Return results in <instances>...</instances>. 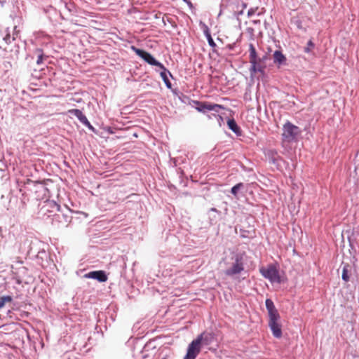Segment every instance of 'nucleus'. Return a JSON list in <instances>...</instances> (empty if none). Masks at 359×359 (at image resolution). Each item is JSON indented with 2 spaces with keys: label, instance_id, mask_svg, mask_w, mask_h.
<instances>
[{
  "label": "nucleus",
  "instance_id": "f257e3e1",
  "mask_svg": "<svg viewBox=\"0 0 359 359\" xmlns=\"http://www.w3.org/2000/svg\"><path fill=\"white\" fill-rule=\"evenodd\" d=\"M265 306L268 312V326L272 335L276 339H280L283 336L280 315L271 299L267 298L265 300Z\"/></svg>",
  "mask_w": 359,
  "mask_h": 359
},
{
  "label": "nucleus",
  "instance_id": "f03ea898",
  "mask_svg": "<svg viewBox=\"0 0 359 359\" xmlns=\"http://www.w3.org/2000/svg\"><path fill=\"white\" fill-rule=\"evenodd\" d=\"M249 58L251 66L249 69L250 76L253 77L257 73H259L262 76L265 75L266 64L259 62L258 55L255 46L252 43L249 44Z\"/></svg>",
  "mask_w": 359,
  "mask_h": 359
},
{
  "label": "nucleus",
  "instance_id": "7ed1b4c3",
  "mask_svg": "<svg viewBox=\"0 0 359 359\" xmlns=\"http://www.w3.org/2000/svg\"><path fill=\"white\" fill-rule=\"evenodd\" d=\"M282 139L288 142H296L297 137L301 135L302 130L290 121H287L282 128Z\"/></svg>",
  "mask_w": 359,
  "mask_h": 359
},
{
  "label": "nucleus",
  "instance_id": "20e7f679",
  "mask_svg": "<svg viewBox=\"0 0 359 359\" xmlns=\"http://www.w3.org/2000/svg\"><path fill=\"white\" fill-rule=\"evenodd\" d=\"M245 257V252H238L234 254L231 257L233 260L232 266L225 271V274L228 276H233L235 275L241 273L244 271V257Z\"/></svg>",
  "mask_w": 359,
  "mask_h": 359
},
{
  "label": "nucleus",
  "instance_id": "39448f33",
  "mask_svg": "<svg viewBox=\"0 0 359 359\" xmlns=\"http://www.w3.org/2000/svg\"><path fill=\"white\" fill-rule=\"evenodd\" d=\"M130 49L147 64L158 68L161 67V66H163V63L156 60L155 57L149 52L144 49L139 48L135 46H131Z\"/></svg>",
  "mask_w": 359,
  "mask_h": 359
},
{
  "label": "nucleus",
  "instance_id": "423d86ee",
  "mask_svg": "<svg viewBox=\"0 0 359 359\" xmlns=\"http://www.w3.org/2000/svg\"><path fill=\"white\" fill-rule=\"evenodd\" d=\"M191 107H194L198 112L203 114H206L208 111L218 113L219 109H224V107L221 104L198 100H194Z\"/></svg>",
  "mask_w": 359,
  "mask_h": 359
},
{
  "label": "nucleus",
  "instance_id": "0eeeda50",
  "mask_svg": "<svg viewBox=\"0 0 359 359\" xmlns=\"http://www.w3.org/2000/svg\"><path fill=\"white\" fill-rule=\"evenodd\" d=\"M259 272L264 278L268 279L271 283H282V280L280 276L278 270L273 264L269 265L266 268L264 266L261 267L259 269Z\"/></svg>",
  "mask_w": 359,
  "mask_h": 359
},
{
  "label": "nucleus",
  "instance_id": "6e6552de",
  "mask_svg": "<svg viewBox=\"0 0 359 359\" xmlns=\"http://www.w3.org/2000/svg\"><path fill=\"white\" fill-rule=\"evenodd\" d=\"M61 211V205L54 200L46 198L43 201V205L40 209V213L47 217H53V215Z\"/></svg>",
  "mask_w": 359,
  "mask_h": 359
},
{
  "label": "nucleus",
  "instance_id": "1a4fd4ad",
  "mask_svg": "<svg viewBox=\"0 0 359 359\" xmlns=\"http://www.w3.org/2000/svg\"><path fill=\"white\" fill-rule=\"evenodd\" d=\"M201 347H208L217 339L216 334L212 330H207L201 332L195 338Z\"/></svg>",
  "mask_w": 359,
  "mask_h": 359
},
{
  "label": "nucleus",
  "instance_id": "9d476101",
  "mask_svg": "<svg viewBox=\"0 0 359 359\" xmlns=\"http://www.w3.org/2000/svg\"><path fill=\"white\" fill-rule=\"evenodd\" d=\"M202 347L198 341L194 339L188 345L187 352L183 359H196L201 353Z\"/></svg>",
  "mask_w": 359,
  "mask_h": 359
},
{
  "label": "nucleus",
  "instance_id": "9b49d317",
  "mask_svg": "<svg viewBox=\"0 0 359 359\" xmlns=\"http://www.w3.org/2000/svg\"><path fill=\"white\" fill-rule=\"evenodd\" d=\"M69 112L71 114L76 117L78 120L86 127H87L91 132L94 133L96 135L98 133V131L93 127V126L88 120L86 116L83 113V111L81 109H74L70 110Z\"/></svg>",
  "mask_w": 359,
  "mask_h": 359
},
{
  "label": "nucleus",
  "instance_id": "f8f14e48",
  "mask_svg": "<svg viewBox=\"0 0 359 359\" xmlns=\"http://www.w3.org/2000/svg\"><path fill=\"white\" fill-rule=\"evenodd\" d=\"M83 277L95 280L99 283H105L108 280V273L104 270H95L85 273Z\"/></svg>",
  "mask_w": 359,
  "mask_h": 359
},
{
  "label": "nucleus",
  "instance_id": "ddd939ff",
  "mask_svg": "<svg viewBox=\"0 0 359 359\" xmlns=\"http://www.w3.org/2000/svg\"><path fill=\"white\" fill-rule=\"evenodd\" d=\"M265 156L267 158L269 163L274 165L278 170L280 169L281 165L280 162L283 161L284 160L283 157L278 154L276 149H268L265 153Z\"/></svg>",
  "mask_w": 359,
  "mask_h": 359
},
{
  "label": "nucleus",
  "instance_id": "4468645a",
  "mask_svg": "<svg viewBox=\"0 0 359 359\" xmlns=\"http://www.w3.org/2000/svg\"><path fill=\"white\" fill-rule=\"evenodd\" d=\"M45 246L46 244L44 243L36 238L32 240L27 250L28 256L30 258L34 259V257L37 255V252L41 251V249H43V248Z\"/></svg>",
  "mask_w": 359,
  "mask_h": 359
},
{
  "label": "nucleus",
  "instance_id": "2eb2a0df",
  "mask_svg": "<svg viewBox=\"0 0 359 359\" xmlns=\"http://www.w3.org/2000/svg\"><path fill=\"white\" fill-rule=\"evenodd\" d=\"M34 259H36L38 264L41 266L43 268L48 267L50 262L49 253L45 250V247H43L41 251L37 252V255Z\"/></svg>",
  "mask_w": 359,
  "mask_h": 359
},
{
  "label": "nucleus",
  "instance_id": "dca6fc26",
  "mask_svg": "<svg viewBox=\"0 0 359 359\" xmlns=\"http://www.w3.org/2000/svg\"><path fill=\"white\" fill-rule=\"evenodd\" d=\"M159 69V74L160 76L164 82L165 86L168 89H172V83L169 79V77H171L173 79V76L171 74V72L165 67V65L163 64V66H161V67H158Z\"/></svg>",
  "mask_w": 359,
  "mask_h": 359
},
{
  "label": "nucleus",
  "instance_id": "f3484780",
  "mask_svg": "<svg viewBox=\"0 0 359 359\" xmlns=\"http://www.w3.org/2000/svg\"><path fill=\"white\" fill-rule=\"evenodd\" d=\"M199 27L203 30L209 46L212 48H215L216 46V43L212 37L210 30L208 26L205 22L201 20L199 22Z\"/></svg>",
  "mask_w": 359,
  "mask_h": 359
},
{
  "label": "nucleus",
  "instance_id": "a211bd4d",
  "mask_svg": "<svg viewBox=\"0 0 359 359\" xmlns=\"http://www.w3.org/2000/svg\"><path fill=\"white\" fill-rule=\"evenodd\" d=\"M227 118L226 124L228 128L231 130L238 137L243 135V131L241 127L238 125L236 120L233 118Z\"/></svg>",
  "mask_w": 359,
  "mask_h": 359
},
{
  "label": "nucleus",
  "instance_id": "6ab92c4d",
  "mask_svg": "<svg viewBox=\"0 0 359 359\" xmlns=\"http://www.w3.org/2000/svg\"><path fill=\"white\" fill-rule=\"evenodd\" d=\"M273 62L278 67L285 65L287 63V57L280 50H276L273 54Z\"/></svg>",
  "mask_w": 359,
  "mask_h": 359
},
{
  "label": "nucleus",
  "instance_id": "aec40b11",
  "mask_svg": "<svg viewBox=\"0 0 359 359\" xmlns=\"http://www.w3.org/2000/svg\"><path fill=\"white\" fill-rule=\"evenodd\" d=\"M48 181H37L35 183L36 192H41L46 198L50 196V190L47 187Z\"/></svg>",
  "mask_w": 359,
  "mask_h": 359
},
{
  "label": "nucleus",
  "instance_id": "412c9836",
  "mask_svg": "<svg viewBox=\"0 0 359 359\" xmlns=\"http://www.w3.org/2000/svg\"><path fill=\"white\" fill-rule=\"evenodd\" d=\"M71 217L64 212V210L61 207V211L57 212V213H55L53 215V221H57L60 223L67 224L70 222L71 221Z\"/></svg>",
  "mask_w": 359,
  "mask_h": 359
},
{
  "label": "nucleus",
  "instance_id": "4be33fe9",
  "mask_svg": "<svg viewBox=\"0 0 359 359\" xmlns=\"http://www.w3.org/2000/svg\"><path fill=\"white\" fill-rule=\"evenodd\" d=\"M240 236L243 238H252L255 237V229L246 230L242 227L239 229Z\"/></svg>",
  "mask_w": 359,
  "mask_h": 359
},
{
  "label": "nucleus",
  "instance_id": "5701e85b",
  "mask_svg": "<svg viewBox=\"0 0 359 359\" xmlns=\"http://www.w3.org/2000/svg\"><path fill=\"white\" fill-rule=\"evenodd\" d=\"M13 300V297L11 295H3L0 297V309H3L7 304H11Z\"/></svg>",
  "mask_w": 359,
  "mask_h": 359
},
{
  "label": "nucleus",
  "instance_id": "b1692460",
  "mask_svg": "<svg viewBox=\"0 0 359 359\" xmlns=\"http://www.w3.org/2000/svg\"><path fill=\"white\" fill-rule=\"evenodd\" d=\"M244 187L245 184L243 182L237 183L231 188L230 193L235 197H237L239 191L243 189Z\"/></svg>",
  "mask_w": 359,
  "mask_h": 359
},
{
  "label": "nucleus",
  "instance_id": "393cba45",
  "mask_svg": "<svg viewBox=\"0 0 359 359\" xmlns=\"http://www.w3.org/2000/svg\"><path fill=\"white\" fill-rule=\"evenodd\" d=\"M350 266L348 264H346L343 266L342 269L341 278L345 282H348L350 279L348 270Z\"/></svg>",
  "mask_w": 359,
  "mask_h": 359
},
{
  "label": "nucleus",
  "instance_id": "a878e982",
  "mask_svg": "<svg viewBox=\"0 0 359 359\" xmlns=\"http://www.w3.org/2000/svg\"><path fill=\"white\" fill-rule=\"evenodd\" d=\"M179 99L182 103L191 106L192 105L193 102L194 101V100H191L189 96L184 95L183 93H180V95H179Z\"/></svg>",
  "mask_w": 359,
  "mask_h": 359
},
{
  "label": "nucleus",
  "instance_id": "bb28decb",
  "mask_svg": "<svg viewBox=\"0 0 359 359\" xmlns=\"http://www.w3.org/2000/svg\"><path fill=\"white\" fill-rule=\"evenodd\" d=\"M15 34H17L16 33H13V36L11 37V34L9 32H7V34H6V36L4 37V41H5V43L8 45H10L11 44L12 41H15Z\"/></svg>",
  "mask_w": 359,
  "mask_h": 359
},
{
  "label": "nucleus",
  "instance_id": "cd10ccee",
  "mask_svg": "<svg viewBox=\"0 0 359 359\" xmlns=\"http://www.w3.org/2000/svg\"><path fill=\"white\" fill-rule=\"evenodd\" d=\"M315 43L312 39H309L307 42L306 46L304 48V52L306 53H311V50L315 48Z\"/></svg>",
  "mask_w": 359,
  "mask_h": 359
},
{
  "label": "nucleus",
  "instance_id": "c85d7f7f",
  "mask_svg": "<svg viewBox=\"0 0 359 359\" xmlns=\"http://www.w3.org/2000/svg\"><path fill=\"white\" fill-rule=\"evenodd\" d=\"M36 61L37 65H41L44 63V61L48 58V55H39Z\"/></svg>",
  "mask_w": 359,
  "mask_h": 359
},
{
  "label": "nucleus",
  "instance_id": "c756f323",
  "mask_svg": "<svg viewBox=\"0 0 359 359\" xmlns=\"http://www.w3.org/2000/svg\"><path fill=\"white\" fill-rule=\"evenodd\" d=\"M20 49L19 44L15 43L13 47L10 49V51L12 53L13 55L18 57L20 53Z\"/></svg>",
  "mask_w": 359,
  "mask_h": 359
},
{
  "label": "nucleus",
  "instance_id": "7c9ffc66",
  "mask_svg": "<svg viewBox=\"0 0 359 359\" xmlns=\"http://www.w3.org/2000/svg\"><path fill=\"white\" fill-rule=\"evenodd\" d=\"M346 233H347V237H348V240L350 243V245H351L352 238L354 236V234H355L354 229L346 230Z\"/></svg>",
  "mask_w": 359,
  "mask_h": 359
},
{
  "label": "nucleus",
  "instance_id": "2f4dec72",
  "mask_svg": "<svg viewBox=\"0 0 359 359\" xmlns=\"http://www.w3.org/2000/svg\"><path fill=\"white\" fill-rule=\"evenodd\" d=\"M269 59V56L266 53L264 54L262 57L258 56V61L262 64H266V61Z\"/></svg>",
  "mask_w": 359,
  "mask_h": 359
},
{
  "label": "nucleus",
  "instance_id": "473e14b6",
  "mask_svg": "<svg viewBox=\"0 0 359 359\" xmlns=\"http://www.w3.org/2000/svg\"><path fill=\"white\" fill-rule=\"evenodd\" d=\"M212 115L215 116L217 118V122L220 126H222V123H224V118L222 115H216L215 114H212Z\"/></svg>",
  "mask_w": 359,
  "mask_h": 359
},
{
  "label": "nucleus",
  "instance_id": "72a5a7b5",
  "mask_svg": "<svg viewBox=\"0 0 359 359\" xmlns=\"http://www.w3.org/2000/svg\"><path fill=\"white\" fill-rule=\"evenodd\" d=\"M33 54L34 55L38 56L39 55H44L45 53H44L43 50L42 48H36L33 50Z\"/></svg>",
  "mask_w": 359,
  "mask_h": 359
},
{
  "label": "nucleus",
  "instance_id": "f704fd0d",
  "mask_svg": "<svg viewBox=\"0 0 359 359\" xmlns=\"http://www.w3.org/2000/svg\"><path fill=\"white\" fill-rule=\"evenodd\" d=\"M6 278L3 276L0 275V288L4 287L6 285Z\"/></svg>",
  "mask_w": 359,
  "mask_h": 359
},
{
  "label": "nucleus",
  "instance_id": "c9c22d12",
  "mask_svg": "<svg viewBox=\"0 0 359 359\" xmlns=\"http://www.w3.org/2000/svg\"><path fill=\"white\" fill-rule=\"evenodd\" d=\"M256 10H257V8H250L248 11V17H251L252 15H253L256 11Z\"/></svg>",
  "mask_w": 359,
  "mask_h": 359
},
{
  "label": "nucleus",
  "instance_id": "e433bc0d",
  "mask_svg": "<svg viewBox=\"0 0 359 359\" xmlns=\"http://www.w3.org/2000/svg\"><path fill=\"white\" fill-rule=\"evenodd\" d=\"M167 21L168 23H170L172 27H177V25L176 23L173 21V20L170 19V18H167Z\"/></svg>",
  "mask_w": 359,
  "mask_h": 359
},
{
  "label": "nucleus",
  "instance_id": "4c0bfd02",
  "mask_svg": "<svg viewBox=\"0 0 359 359\" xmlns=\"http://www.w3.org/2000/svg\"><path fill=\"white\" fill-rule=\"evenodd\" d=\"M177 172L180 175V177H182L184 175V170L181 168L177 170Z\"/></svg>",
  "mask_w": 359,
  "mask_h": 359
},
{
  "label": "nucleus",
  "instance_id": "58836bf2",
  "mask_svg": "<svg viewBox=\"0 0 359 359\" xmlns=\"http://www.w3.org/2000/svg\"><path fill=\"white\" fill-rule=\"evenodd\" d=\"M210 211H211V212H217V213H218V214H220V213H221V212H220L219 210H217V208H211L210 209Z\"/></svg>",
  "mask_w": 359,
  "mask_h": 359
},
{
  "label": "nucleus",
  "instance_id": "ea45409f",
  "mask_svg": "<svg viewBox=\"0 0 359 359\" xmlns=\"http://www.w3.org/2000/svg\"><path fill=\"white\" fill-rule=\"evenodd\" d=\"M8 0H0V5L1 7H4L5 4L7 3Z\"/></svg>",
  "mask_w": 359,
  "mask_h": 359
},
{
  "label": "nucleus",
  "instance_id": "a19ab883",
  "mask_svg": "<svg viewBox=\"0 0 359 359\" xmlns=\"http://www.w3.org/2000/svg\"><path fill=\"white\" fill-rule=\"evenodd\" d=\"M189 6L191 7L193 6L192 3L190 1V0H187V2H186Z\"/></svg>",
  "mask_w": 359,
  "mask_h": 359
},
{
  "label": "nucleus",
  "instance_id": "79ce46f5",
  "mask_svg": "<svg viewBox=\"0 0 359 359\" xmlns=\"http://www.w3.org/2000/svg\"><path fill=\"white\" fill-rule=\"evenodd\" d=\"M243 9L241 10V11L237 12V15H243Z\"/></svg>",
  "mask_w": 359,
  "mask_h": 359
},
{
  "label": "nucleus",
  "instance_id": "37998d69",
  "mask_svg": "<svg viewBox=\"0 0 359 359\" xmlns=\"http://www.w3.org/2000/svg\"><path fill=\"white\" fill-rule=\"evenodd\" d=\"M242 6H243V9L247 7V4L246 3H244L243 2L242 3Z\"/></svg>",
  "mask_w": 359,
  "mask_h": 359
},
{
  "label": "nucleus",
  "instance_id": "c03bdc74",
  "mask_svg": "<svg viewBox=\"0 0 359 359\" xmlns=\"http://www.w3.org/2000/svg\"><path fill=\"white\" fill-rule=\"evenodd\" d=\"M2 229L0 227V238L2 237Z\"/></svg>",
  "mask_w": 359,
  "mask_h": 359
},
{
  "label": "nucleus",
  "instance_id": "a18cd8bd",
  "mask_svg": "<svg viewBox=\"0 0 359 359\" xmlns=\"http://www.w3.org/2000/svg\"><path fill=\"white\" fill-rule=\"evenodd\" d=\"M162 22H163V25H165V20L163 17L162 18Z\"/></svg>",
  "mask_w": 359,
  "mask_h": 359
},
{
  "label": "nucleus",
  "instance_id": "49530a36",
  "mask_svg": "<svg viewBox=\"0 0 359 359\" xmlns=\"http://www.w3.org/2000/svg\"><path fill=\"white\" fill-rule=\"evenodd\" d=\"M99 327L97 325L95 326V330L97 331V332H99V330H98Z\"/></svg>",
  "mask_w": 359,
  "mask_h": 359
},
{
  "label": "nucleus",
  "instance_id": "de8ad7c7",
  "mask_svg": "<svg viewBox=\"0 0 359 359\" xmlns=\"http://www.w3.org/2000/svg\"><path fill=\"white\" fill-rule=\"evenodd\" d=\"M64 209H65L66 211H67V212H69V210L68 209V208H67V206H65V207H64Z\"/></svg>",
  "mask_w": 359,
  "mask_h": 359
},
{
  "label": "nucleus",
  "instance_id": "09e8293b",
  "mask_svg": "<svg viewBox=\"0 0 359 359\" xmlns=\"http://www.w3.org/2000/svg\"><path fill=\"white\" fill-rule=\"evenodd\" d=\"M297 27H298L299 28H301V22H300L298 23Z\"/></svg>",
  "mask_w": 359,
  "mask_h": 359
},
{
  "label": "nucleus",
  "instance_id": "8fccbe9b",
  "mask_svg": "<svg viewBox=\"0 0 359 359\" xmlns=\"http://www.w3.org/2000/svg\"><path fill=\"white\" fill-rule=\"evenodd\" d=\"M155 18H156V19L159 18V16L158 15V14L155 15Z\"/></svg>",
  "mask_w": 359,
  "mask_h": 359
},
{
  "label": "nucleus",
  "instance_id": "3c124183",
  "mask_svg": "<svg viewBox=\"0 0 359 359\" xmlns=\"http://www.w3.org/2000/svg\"><path fill=\"white\" fill-rule=\"evenodd\" d=\"M11 312V310L9 309V310L8 311V313H10Z\"/></svg>",
  "mask_w": 359,
  "mask_h": 359
},
{
  "label": "nucleus",
  "instance_id": "603ef678",
  "mask_svg": "<svg viewBox=\"0 0 359 359\" xmlns=\"http://www.w3.org/2000/svg\"><path fill=\"white\" fill-rule=\"evenodd\" d=\"M184 2H187V0H182Z\"/></svg>",
  "mask_w": 359,
  "mask_h": 359
}]
</instances>
